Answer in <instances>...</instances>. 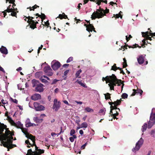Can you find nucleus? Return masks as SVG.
<instances>
[{
	"mask_svg": "<svg viewBox=\"0 0 155 155\" xmlns=\"http://www.w3.org/2000/svg\"><path fill=\"white\" fill-rule=\"evenodd\" d=\"M102 80L103 81H105L106 84L109 83L110 85H112L114 87L116 86L117 84L121 83L122 84L121 86L122 89L124 85V81H122L120 79H117L115 75L113 74L111 76H107L105 77H103L102 78Z\"/></svg>",
	"mask_w": 155,
	"mask_h": 155,
	"instance_id": "obj_1",
	"label": "nucleus"
},
{
	"mask_svg": "<svg viewBox=\"0 0 155 155\" xmlns=\"http://www.w3.org/2000/svg\"><path fill=\"white\" fill-rule=\"evenodd\" d=\"M5 131L4 133L3 132V138L4 142L12 143V140H13V136L14 135V131H11L9 130L8 128H5Z\"/></svg>",
	"mask_w": 155,
	"mask_h": 155,
	"instance_id": "obj_2",
	"label": "nucleus"
},
{
	"mask_svg": "<svg viewBox=\"0 0 155 155\" xmlns=\"http://www.w3.org/2000/svg\"><path fill=\"white\" fill-rule=\"evenodd\" d=\"M100 9L101 10L100 12L96 11L93 13L91 17L92 20H95L96 18H102L104 15V14L102 12H104V10L103 8H101L100 7Z\"/></svg>",
	"mask_w": 155,
	"mask_h": 155,
	"instance_id": "obj_3",
	"label": "nucleus"
},
{
	"mask_svg": "<svg viewBox=\"0 0 155 155\" xmlns=\"http://www.w3.org/2000/svg\"><path fill=\"white\" fill-rule=\"evenodd\" d=\"M143 143V140L141 138L136 143L135 147L132 149V151L135 152L136 151L138 150L140 148Z\"/></svg>",
	"mask_w": 155,
	"mask_h": 155,
	"instance_id": "obj_4",
	"label": "nucleus"
},
{
	"mask_svg": "<svg viewBox=\"0 0 155 155\" xmlns=\"http://www.w3.org/2000/svg\"><path fill=\"white\" fill-rule=\"evenodd\" d=\"M155 124V113L151 114L150 117V120L148 123V128H150Z\"/></svg>",
	"mask_w": 155,
	"mask_h": 155,
	"instance_id": "obj_5",
	"label": "nucleus"
},
{
	"mask_svg": "<svg viewBox=\"0 0 155 155\" xmlns=\"http://www.w3.org/2000/svg\"><path fill=\"white\" fill-rule=\"evenodd\" d=\"M44 71L48 76H52L53 74L52 70L49 65L45 66L44 68Z\"/></svg>",
	"mask_w": 155,
	"mask_h": 155,
	"instance_id": "obj_6",
	"label": "nucleus"
},
{
	"mask_svg": "<svg viewBox=\"0 0 155 155\" xmlns=\"http://www.w3.org/2000/svg\"><path fill=\"white\" fill-rule=\"evenodd\" d=\"M61 103L59 101H58L57 99H55L54 101V104L53 106V108L55 109V110L57 111L61 107Z\"/></svg>",
	"mask_w": 155,
	"mask_h": 155,
	"instance_id": "obj_7",
	"label": "nucleus"
},
{
	"mask_svg": "<svg viewBox=\"0 0 155 155\" xmlns=\"http://www.w3.org/2000/svg\"><path fill=\"white\" fill-rule=\"evenodd\" d=\"M34 106L37 111L43 110L45 109V107L43 106L40 105L37 102L34 103Z\"/></svg>",
	"mask_w": 155,
	"mask_h": 155,
	"instance_id": "obj_8",
	"label": "nucleus"
},
{
	"mask_svg": "<svg viewBox=\"0 0 155 155\" xmlns=\"http://www.w3.org/2000/svg\"><path fill=\"white\" fill-rule=\"evenodd\" d=\"M6 126H5V127H0V140L2 143V144H1V146H2V144H3L4 143V141L3 140V134L4 130L5 128H6Z\"/></svg>",
	"mask_w": 155,
	"mask_h": 155,
	"instance_id": "obj_9",
	"label": "nucleus"
},
{
	"mask_svg": "<svg viewBox=\"0 0 155 155\" xmlns=\"http://www.w3.org/2000/svg\"><path fill=\"white\" fill-rule=\"evenodd\" d=\"M122 101V99L120 98V100H117L116 101L114 102V110L117 109L119 111H120V109L117 108V106L121 104Z\"/></svg>",
	"mask_w": 155,
	"mask_h": 155,
	"instance_id": "obj_10",
	"label": "nucleus"
},
{
	"mask_svg": "<svg viewBox=\"0 0 155 155\" xmlns=\"http://www.w3.org/2000/svg\"><path fill=\"white\" fill-rule=\"evenodd\" d=\"M35 21L36 22H35V21L33 20H31V21H29L28 22L30 24V27L33 29L36 28V24L38 23V21L36 20Z\"/></svg>",
	"mask_w": 155,
	"mask_h": 155,
	"instance_id": "obj_11",
	"label": "nucleus"
},
{
	"mask_svg": "<svg viewBox=\"0 0 155 155\" xmlns=\"http://www.w3.org/2000/svg\"><path fill=\"white\" fill-rule=\"evenodd\" d=\"M87 31H88L89 32H92L93 31L95 32H96V31L95 30V28H94V26L92 24H89L87 27V29H86Z\"/></svg>",
	"mask_w": 155,
	"mask_h": 155,
	"instance_id": "obj_12",
	"label": "nucleus"
},
{
	"mask_svg": "<svg viewBox=\"0 0 155 155\" xmlns=\"http://www.w3.org/2000/svg\"><path fill=\"white\" fill-rule=\"evenodd\" d=\"M61 66L60 63L58 61L55 62L51 66V67L54 70H56L59 68Z\"/></svg>",
	"mask_w": 155,
	"mask_h": 155,
	"instance_id": "obj_13",
	"label": "nucleus"
},
{
	"mask_svg": "<svg viewBox=\"0 0 155 155\" xmlns=\"http://www.w3.org/2000/svg\"><path fill=\"white\" fill-rule=\"evenodd\" d=\"M31 99L34 101H36L41 98V96L39 94H35L31 97Z\"/></svg>",
	"mask_w": 155,
	"mask_h": 155,
	"instance_id": "obj_14",
	"label": "nucleus"
},
{
	"mask_svg": "<svg viewBox=\"0 0 155 155\" xmlns=\"http://www.w3.org/2000/svg\"><path fill=\"white\" fill-rule=\"evenodd\" d=\"M13 140H12V143H7V142H4L3 145L5 147L8 148L9 147L10 149H11L13 147V146H12V143H13Z\"/></svg>",
	"mask_w": 155,
	"mask_h": 155,
	"instance_id": "obj_15",
	"label": "nucleus"
},
{
	"mask_svg": "<svg viewBox=\"0 0 155 155\" xmlns=\"http://www.w3.org/2000/svg\"><path fill=\"white\" fill-rule=\"evenodd\" d=\"M43 84L41 83L39 84L38 86L36 87V91L40 92H42L43 91Z\"/></svg>",
	"mask_w": 155,
	"mask_h": 155,
	"instance_id": "obj_16",
	"label": "nucleus"
},
{
	"mask_svg": "<svg viewBox=\"0 0 155 155\" xmlns=\"http://www.w3.org/2000/svg\"><path fill=\"white\" fill-rule=\"evenodd\" d=\"M144 57L142 55H140L137 58L138 63L140 64H143L144 62Z\"/></svg>",
	"mask_w": 155,
	"mask_h": 155,
	"instance_id": "obj_17",
	"label": "nucleus"
},
{
	"mask_svg": "<svg viewBox=\"0 0 155 155\" xmlns=\"http://www.w3.org/2000/svg\"><path fill=\"white\" fill-rule=\"evenodd\" d=\"M26 137L28 139H30L32 140L33 142V143H35V136L29 134L28 135H27Z\"/></svg>",
	"mask_w": 155,
	"mask_h": 155,
	"instance_id": "obj_18",
	"label": "nucleus"
},
{
	"mask_svg": "<svg viewBox=\"0 0 155 155\" xmlns=\"http://www.w3.org/2000/svg\"><path fill=\"white\" fill-rule=\"evenodd\" d=\"M0 51L2 54H8V50L6 47L2 46L0 48Z\"/></svg>",
	"mask_w": 155,
	"mask_h": 155,
	"instance_id": "obj_19",
	"label": "nucleus"
},
{
	"mask_svg": "<svg viewBox=\"0 0 155 155\" xmlns=\"http://www.w3.org/2000/svg\"><path fill=\"white\" fill-rule=\"evenodd\" d=\"M14 126L18 128H20L21 129L23 127V124H21L19 121H18L16 123H15V124H14Z\"/></svg>",
	"mask_w": 155,
	"mask_h": 155,
	"instance_id": "obj_20",
	"label": "nucleus"
},
{
	"mask_svg": "<svg viewBox=\"0 0 155 155\" xmlns=\"http://www.w3.org/2000/svg\"><path fill=\"white\" fill-rule=\"evenodd\" d=\"M32 87H36L39 84L41 83H40L38 81L35 79H33L32 80Z\"/></svg>",
	"mask_w": 155,
	"mask_h": 155,
	"instance_id": "obj_21",
	"label": "nucleus"
},
{
	"mask_svg": "<svg viewBox=\"0 0 155 155\" xmlns=\"http://www.w3.org/2000/svg\"><path fill=\"white\" fill-rule=\"evenodd\" d=\"M33 120L35 122L38 124L41 123L43 120V119H42L39 118L37 117H34L33 118Z\"/></svg>",
	"mask_w": 155,
	"mask_h": 155,
	"instance_id": "obj_22",
	"label": "nucleus"
},
{
	"mask_svg": "<svg viewBox=\"0 0 155 155\" xmlns=\"http://www.w3.org/2000/svg\"><path fill=\"white\" fill-rule=\"evenodd\" d=\"M44 151L43 150L39 149V150L38 151H34V153L36 154V155H40L41 154L44 153Z\"/></svg>",
	"mask_w": 155,
	"mask_h": 155,
	"instance_id": "obj_23",
	"label": "nucleus"
},
{
	"mask_svg": "<svg viewBox=\"0 0 155 155\" xmlns=\"http://www.w3.org/2000/svg\"><path fill=\"white\" fill-rule=\"evenodd\" d=\"M109 104L110 105V114H113V110H114V107L113 104H114V102L112 101L109 102H108Z\"/></svg>",
	"mask_w": 155,
	"mask_h": 155,
	"instance_id": "obj_24",
	"label": "nucleus"
},
{
	"mask_svg": "<svg viewBox=\"0 0 155 155\" xmlns=\"http://www.w3.org/2000/svg\"><path fill=\"white\" fill-rule=\"evenodd\" d=\"M21 129L22 132L25 135V137L29 134L28 131L27 129L26 128L22 127Z\"/></svg>",
	"mask_w": 155,
	"mask_h": 155,
	"instance_id": "obj_25",
	"label": "nucleus"
},
{
	"mask_svg": "<svg viewBox=\"0 0 155 155\" xmlns=\"http://www.w3.org/2000/svg\"><path fill=\"white\" fill-rule=\"evenodd\" d=\"M39 7V6L37 5H35L34 6H33L32 7H29L27 8V9H29V10L30 11L32 10L34 11L35 9H36L37 8Z\"/></svg>",
	"mask_w": 155,
	"mask_h": 155,
	"instance_id": "obj_26",
	"label": "nucleus"
},
{
	"mask_svg": "<svg viewBox=\"0 0 155 155\" xmlns=\"http://www.w3.org/2000/svg\"><path fill=\"white\" fill-rule=\"evenodd\" d=\"M104 95H105V99L106 100L109 99L110 101H111L110 97L111 94H110L109 93H107L106 94H104Z\"/></svg>",
	"mask_w": 155,
	"mask_h": 155,
	"instance_id": "obj_27",
	"label": "nucleus"
},
{
	"mask_svg": "<svg viewBox=\"0 0 155 155\" xmlns=\"http://www.w3.org/2000/svg\"><path fill=\"white\" fill-rule=\"evenodd\" d=\"M76 82L82 87L85 88H87V87L86 86L85 84L82 83L81 81L80 80L78 79L77 80Z\"/></svg>",
	"mask_w": 155,
	"mask_h": 155,
	"instance_id": "obj_28",
	"label": "nucleus"
},
{
	"mask_svg": "<svg viewBox=\"0 0 155 155\" xmlns=\"http://www.w3.org/2000/svg\"><path fill=\"white\" fill-rule=\"evenodd\" d=\"M118 111H115V112H116V113H114V114H111V116H113V117L114 119H117L118 118L116 117V116H118L119 114Z\"/></svg>",
	"mask_w": 155,
	"mask_h": 155,
	"instance_id": "obj_29",
	"label": "nucleus"
},
{
	"mask_svg": "<svg viewBox=\"0 0 155 155\" xmlns=\"http://www.w3.org/2000/svg\"><path fill=\"white\" fill-rule=\"evenodd\" d=\"M8 120L10 123L12 124V125L14 126V124H15V122L13 121V120H12V118L10 117L9 116H8Z\"/></svg>",
	"mask_w": 155,
	"mask_h": 155,
	"instance_id": "obj_30",
	"label": "nucleus"
},
{
	"mask_svg": "<svg viewBox=\"0 0 155 155\" xmlns=\"http://www.w3.org/2000/svg\"><path fill=\"white\" fill-rule=\"evenodd\" d=\"M84 110L88 112H93L94 110L88 107H86L84 109Z\"/></svg>",
	"mask_w": 155,
	"mask_h": 155,
	"instance_id": "obj_31",
	"label": "nucleus"
},
{
	"mask_svg": "<svg viewBox=\"0 0 155 155\" xmlns=\"http://www.w3.org/2000/svg\"><path fill=\"white\" fill-rule=\"evenodd\" d=\"M124 62L123 63V68H126L127 66V61L125 58L123 59Z\"/></svg>",
	"mask_w": 155,
	"mask_h": 155,
	"instance_id": "obj_32",
	"label": "nucleus"
},
{
	"mask_svg": "<svg viewBox=\"0 0 155 155\" xmlns=\"http://www.w3.org/2000/svg\"><path fill=\"white\" fill-rule=\"evenodd\" d=\"M106 111V110L105 108H104L103 109H101L99 113H101L102 115H104L105 113V112Z\"/></svg>",
	"mask_w": 155,
	"mask_h": 155,
	"instance_id": "obj_33",
	"label": "nucleus"
},
{
	"mask_svg": "<svg viewBox=\"0 0 155 155\" xmlns=\"http://www.w3.org/2000/svg\"><path fill=\"white\" fill-rule=\"evenodd\" d=\"M148 34H149V32L148 31L146 32H142V37L144 38H145L146 36H147L150 35H148Z\"/></svg>",
	"mask_w": 155,
	"mask_h": 155,
	"instance_id": "obj_34",
	"label": "nucleus"
},
{
	"mask_svg": "<svg viewBox=\"0 0 155 155\" xmlns=\"http://www.w3.org/2000/svg\"><path fill=\"white\" fill-rule=\"evenodd\" d=\"M40 18L41 19L42 22H43V20L45 19L46 16L44 14L41 13V15H40Z\"/></svg>",
	"mask_w": 155,
	"mask_h": 155,
	"instance_id": "obj_35",
	"label": "nucleus"
},
{
	"mask_svg": "<svg viewBox=\"0 0 155 155\" xmlns=\"http://www.w3.org/2000/svg\"><path fill=\"white\" fill-rule=\"evenodd\" d=\"M88 124L86 122L83 123L81 125V127L86 128L87 127Z\"/></svg>",
	"mask_w": 155,
	"mask_h": 155,
	"instance_id": "obj_36",
	"label": "nucleus"
},
{
	"mask_svg": "<svg viewBox=\"0 0 155 155\" xmlns=\"http://www.w3.org/2000/svg\"><path fill=\"white\" fill-rule=\"evenodd\" d=\"M147 126V123H144L143 125L142 126V130L143 132L146 130Z\"/></svg>",
	"mask_w": 155,
	"mask_h": 155,
	"instance_id": "obj_37",
	"label": "nucleus"
},
{
	"mask_svg": "<svg viewBox=\"0 0 155 155\" xmlns=\"http://www.w3.org/2000/svg\"><path fill=\"white\" fill-rule=\"evenodd\" d=\"M82 71L80 69L75 74V77L76 78H81V77H78L79 76L81 72Z\"/></svg>",
	"mask_w": 155,
	"mask_h": 155,
	"instance_id": "obj_38",
	"label": "nucleus"
},
{
	"mask_svg": "<svg viewBox=\"0 0 155 155\" xmlns=\"http://www.w3.org/2000/svg\"><path fill=\"white\" fill-rule=\"evenodd\" d=\"M70 70L69 69L65 71L64 73V75L62 77L64 78V80H66V77H65L67 75L68 73L69 72Z\"/></svg>",
	"mask_w": 155,
	"mask_h": 155,
	"instance_id": "obj_39",
	"label": "nucleus"
},
{
	"mask_svg": "<svg viewBox=\"0 0 155 155\" xmlns=\"http://www.w3.org/2000/svg\"><path fill=\"white\" fill-rule=\"evenodd\" d=\"M75 118L77 119L76 120V123L78 125H79L80 120L79 117L76 116L75 117Z\"/></svg>",
	"mask_w": 155,
	"mask_h": 155,
	"instance_id": "obj_40",
	"label": "nucleus"
},
{
	"mask_svg": "<svg viewBox=\"0 0 155 155\" xmlns=\"http://www.w3.org/2000/svg\"><path fill=\"white\" fill-rule=\"evenodd\" d=\"M127 47H128L129 48H134V47H133L132 46H129L127 45H125V46H121V48H123L124 49V50H123L124 51V50H125V49H127Z\"/></svg>",
	"mask_w": 155,
	"mask_h": 155,
	"instance_id": "obj_41",
	"label": "nucleus"
},
{
	"mask_svg": "<svg viewBox=\"0 0 155 155\" xmlns=\"http://www.w3.org/2000/svg\"><path fill=\"white\" fill-rule=\"evenodd\" d=\"M44 25H45L47 27V28L49 27L50 29H51V27L50 26V24L48 20L46 22H45Z\"/></svg>",
	"mask_w": 155,
	"mask_h": 155,
	"instance_id": "obj_42",
	"label": "nucleus"
},
{
	"mask_svg": "<svg viewBox=\"0 0 155 155\" xmlns=\"http://www.w3.org/2000/svg\"><path fill=\"white\" fill-rule=\"evenodd\" d=\"M117 67L116 66V64H114V65L112 66L111 68V70H113L114 71H116L117 70Z\"/></svg>",
	"mask_w": 155,
	"mask_h": 155,
	"instance_id": "obj_43",
	"label": "nucleus"
},
{
	"mask_svg": "<svg viewBox=\"0 0 155 155\" xmlns=\"http://www.w3.org/2000/svg\"><path fill=\"white\" fill-rule=\"evenodd\" d=\"M34 17L30 16H28V17H27L28 18V20L27 21V22H28L29 21H31V20H33L34 18L35 17V14L34 15Z\"/></svg>",
	"mask_w": 155,
	"mask_h": 155,
	"instance_id": "obj_44",
	"label": "nucleus"
},
{
	"mask_svg": "<svg viewBox=\"0 0 155 155\" xmlns=\"http://www.w3.org/2000/svg\"><path fill=\"white\" fill-rule=\"evenodd\" d=\"M136 92L137 94L139 93L140 94V95L141 96L143 92V91L142 90L140 89L137 88V90H136Z\"/></svg>",
	"mask_w": 155,
	"mask_h": 155,
	"instance_id": "obj_45",
	"label": "nucleus"
},
{
	"mask_svg": "<svg viewBox=\"0 0 155 155\" xmlns=\"http://www.w3.org/2000/svg\"><path fill=\"white\" fill-rule=\"evenodd\" d=\"M113 17H115V19H116L117 18H118L119 17H120V18H121L122 16L120 14H117L116 15L114 14V16L112 17V18Z\"/></svg>",
	"mask_w": 155,
	"mask_h": 155,
	"instance_id": "obj_46",
	"label": "nucleus"
},
{
	"mask_svg": "<svg viewBox=\"0 0 155 155\" xmlns=\"http://www.w3.org/2000/svg\"><path fill=\"white\" fill-rule=\"evenodd\" d=\"M40 79L41 80V82L42 83H48V81L47 80L44 79L43 78V77H41L40 78Z\"/></svg>",
	"mask_w": 155,
	"mask_h": 155,
	"instance_id": "obj_47",
	"label": "nucleus"
},
{
	"mask_svg": "<svg viewBox=\"0 0 155 155\" xmlns=\"http://www.w3.org/2000/svg\"><path fill=\"white\" fill-rule=\"evenodd\" d=\"M41 75V73L40 72H37L35 74V76L36 78H39Z\"/></svg>",
	"mask_w": 155,
	"mask_h": 155,
	"instance_id": "obj_48",
	"label": "nucleus"
},
{
	"mask_svg": "<svg viewBox=\"0 0 155 155\" xmlns=\"http://www.w3.org/2000/svg\"><path fill=\"white\" fill-rule=\"evenodd\" d=\"M128 97V95L125 93H123L121 95V97L123 99L127 98Z\"/></svg>",
	"mask_w": 155,
	"mask_h": 155,
	"instance_id": "obj_49",
	"label": "nucleus"
},
{
	"mask_svg": "<svg viewBox=\"0 0 155 155\" xmlns=\"http://www.w3.org/2000/svg\"><path fill=\"white\" fill-rule=\"evenodd\" d=\"M25 126L26 127H30L33 126V124L30 122H29L26 124H25Z\"/></svg>",
	"mask_w": 155,
	"mask_h": 155,
	"instance_id": "obj_50",
	"label": "nucleus"
},
{
	"mask_svg": "<svg viewBox=\"0 0 155 155\" xmlns=\"http://www.w3.org/2000/svg\"><path fill=\"white\" fill-rule=\"evenodd\" d=\"M35 146V150L36 151H38V150H39V149H38V147L35 143H33L32 144V146H31L32 147H33V146Z\"/></svg>",
	"mask_w": 155,
	"mask_h": 155,
	"instance_id": "obj_51",
	"label": "nucleus"
},
{
	"mask_svg": "<svg viewBox=\"0 0 155 155\" xmlns=\"http://www.w3.org/2000/svg\"><path fill=\"white\" fill-rule=\"evenodd\" d=\"M5 12H10L12 11V8H9V7H8L7 9L4 10Z\"/></svg>",
	"mask_w": 155,
	"mask_h": 155,
	"instance_id": "obj_52",
	"label": "nucleus"
},
{
	"mask_svg": "<svg viewBox=\"0 0 155 155\" xmlns=\"http://www.w3.org/2000/svg\"><path fill=\"white\" fill-rule=\"evenodd\" d=\"M11 12H12V13L11 14V15H11L12 16H15L16 17H17L16 16L17 15V13L16 12H14L12 11Z\"/></svg>",
	"mask_w": 155,
	"mask_h": 155,
	"instance_id": "obj_53",
	"label": "nucleus"
},
{
	"mask_svg": "<svg viewBox=\"0 0 155 155\" xmlns=\"http://www.w3.org/2000/svg\"><path fill=\"white\" fill-rule=\"evenodd\" d=\"M126 39L127 41H128L130 39V38H132V37L131 36V35H129L128 37H127V35H126Z\"/></svg>",
	"mask_w": 155,
	"mask_h": 155,
	"instance_id": "obj_54",
	"label": "nucleus"
},
{
	"mask_svg": "<svg viewBox=\"0 0 155 155\" xmlns=\"http://www.w3.org/2000/svg\"><path fill=\"white\" fill-rule=\"evenodd\" d=\"M73 57H69L67 61V63H69L71 61L73 60Z\"/></svg>",
	"mask_w": 155,
	"mask_h": 155,
	"instance_id": "obj_55",
	"label": "nucleus"
},
{
	"mask_svg": "<svg viewBox=\"0 0 155 155\" xmlns=\"http://www.w3.org/2000/svg\"><path fill=\"white\" fill-rule=\"evenodd\" d=\"M75 133V131L74 129H72L70 132V135L71 136Z\"/></svg>",
	"mask_w": 155,
	"mask_h": 155,
	"instance_id": "obj_56",
	"label": "nucleus"
},
{
	"mask_svg": "<svg viewBox=\"0 0 155 155\" xmlns=\"http://www.w3.org/2000/svg\"><path fill=\"white\" fill-rule=\"evenodd\" d=\"M6 1V3H7L8 1H9V2L10 3L12 4L14 3L15 1V0H5Z\"/></svg>",
	"mask_w": 155,
	"mask_h": 155,
	"instance_id": "obj_57",
	"label": "nucleus"
},
{
	"mask_svg": "<svg viewBox=\"0 0 155 155\" xmlns=\"http://www.w3.org/2000/svg\"><path fill=\"white\" fill-rule=\"evenodd\" d=\"M151 135L152 137H155V131L152 130L151 132Z\"/></svg>",
	"mask_w": 155,
	"mask_h": 155,
	"instance_id": "obj_58",
	"label": "nucleus"
},
{
	"mask_svg": "<svg viewBox=\"0 0 155 155\" xmlns=\"http://www.w3.org/2000/svg\"><path fill=\"white\" fill-rule=\"evenodd\" d=\"M25 143L27 145H30L31 146H32V144H31V143H30L28 140H26L25 141Z\"/></svg>",
	"mask_w": 155,
	"mask_h": 155,
	"instance_id": "obj_59",
	"label": "nucleus"
},
{
	"mask_svg": "<svg viewBox=\"0 0 155 155\" xmlns=\"http://www.w3.org/2000/svg\"><path fill=\"white\" fill-rule=\"evenodd\" d=\"M59 81V80H57V79H55L53 80V82L51 84H55L57 83V81Z\"/></svg>",
	"mask_w": 155,
	"mask_h": 155,
	"instance_id": "obj_60",
	"label": "nucleus"
},
{
	"mask_svg": "<svg viewBox=\"0 0 155 155\" xmlns=\"http://www.w3.org/2000/svg\"><path fill=\"white\" fill-rule=\"evenodd\" d=\"M150 35L151 36V37H153V39H154L155 40V32H154L153 33H150Z\"/></svg>",
	"mask_w": 155,
	"mask_h": 155,
	"instance_id": "obj_61",
	"label": "nucleus"
},
{
	"mask_svg": "<svg viewBox=\"0 0 155 155\" xmlns=\"http://www.w3.org/2000/svg\"><path fill=\"white\" fill-rule=\"evenodd\" d=\"M11 99L12 101L14 103H15L16 104H17L18 103V101L17 99H13L12 98H11Z\"/></svg>",
	"mask_w": 155,
	"mask_h": 155,
	"instance_id": "obj_62",
	"label": "nucleus"
},
{
	"mask_svg": "<svg viewBox=\"0 0 155 155\" xmlns=\"http://www.w3.org/2000/svg\"><path fill=\"white\" fill-rule=\"evenodd\" d=\"M133 91H134L132 94H131V96H134L136 94H137L136 92V90L135 89H133Z\"/></svg>",
	"mask_w": 155,
	"mask_h": 155,
	"instance_id": "obj_63",
	"label": "nucleus"
},
{
	"mask_svg": "<svg viewBox=\"0 0 155 155\" xmlns=\"http://www.w3.org/2000/svg\"><path fill=\"white\" fill-rule=\"evenodd\" d=\"M1 102H2V103L4 104H8V102L7 101H5L3 99H2V100H1Z\"/></svg>",
	"mask_w": 155,
	"mask_h": 155,
	"instance_id": "obj_64",
	"label": "nucleus"
}]
</instances>
